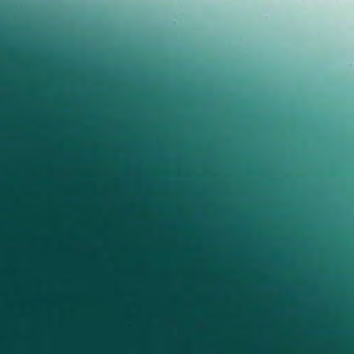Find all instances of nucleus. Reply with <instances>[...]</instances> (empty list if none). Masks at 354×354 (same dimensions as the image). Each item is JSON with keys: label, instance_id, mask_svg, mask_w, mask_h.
<instances>
[{"label": "nucleus", "instance_id": "obj_1", "mask_svg": "<svg viewBox=\"0 0 354 354\" xmlns=\"http://www.w3.org/2000/svg\"><path fill=\"white\" fill-rule=\"evenodd\" d=\"M279 209H283V210H292V208L289 206H283L282 207H280Z\"/></svg>", "mask_w": 354, "mask_h": 354}]
</instances>
